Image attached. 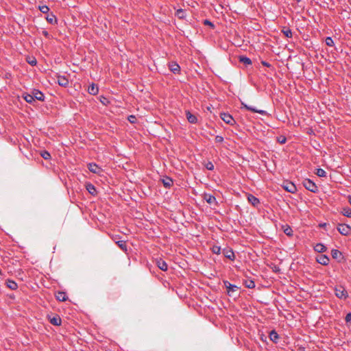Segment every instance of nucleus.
Wrapping results in <instances>:
<instances>
[{"mask_svg":"<svg viewBox=\"0 0 351 351\" xmlns=\"http://www.w3.org/2000/svg\"><path fill=\"white\" fill-rule=\"evenodd\" d=\"M223 285L227 290V294L230 297H234L236 295L235 293L238 292L239 287L235 285H232L228 280H223Z\"/></svg>","mask_w":351,"mask_h":351,"instance_id":"obj_1","label":"nucleus"},{"mask_svg":"<svg viewBox=\"0 0 351 351\" xmlns=\"http://www.w3.org/2000/svg\"><path fill=\"white\" fill-rule=\"evenodd\" d=\"M302 184L306 190L312 193H316L318 192V187L315 183L310 179H304L302 182Z\"/></svg>","mask_w":351,"mask_h":351,"instance_id":"obj_2","label":"nucleus"},{"mask_svg":"<svg viewBox=\"0 0 351 351\" xmlns=\"http://www.w3.org/2000/svg\"><path fill=\"white\" fill-rule=\"evenodd\" d=\"M335 294L339 299L346 300L348 297V294L346 289L341 286L335 287Z\"/></svg>","mask_w":351,"mask_h":351,"instance_id":"obj_3","label":"nucleus"},{"mask_svg":"<svg viewBox=\"0 0 351 351\" xmlns=\"http://www.w3.org/2000/svg\"><path fill=\"white\" fill-rule=\"evenodd\" d=\"M337 229L341 234L344 236H348L351 233V227L347 224H339Z\"/></svg>","mask_w":351,"mask_h":351,"instance_id":"obj_4","label":"nucleus"},{"mask_svg":"<svg viewBox=\"0 0 351 351\" xmlns=\"http://www.w3.org/2000/svg\"><path fill=\"white\" fill-rule=\"evenodd\" d=\"M282 186L285 191L291 193H295L297 191L296 186L291 182L285 181L282 184Z\"/></svg>","mask_w":351,"mask_h":351,"instance_id":"obj_5","label":"nucleus"},{"mask_svg":"<svg viewBox=\"0 0 351 351\" xmlns=\"http://www.w3.org/2000/svg\"><path fill=\"white\" fill-rule=\"evenodd\" d=\"M331 256L332 258L335 259L339 263L345 261L343 254L338 250L332 249L331 250Z\"/></svg>","mask_w":351,"mask_h":351,"instance_id":"obj_6","label":"nucleus"},{"mask_svg":"<svg viewBox=\"0 0 351 351\" xmlns=\"http://www.w3.org/2000/svg\"><path fill=\"white\" fill-rule=\"evenodd\" d=\"M221 119L227 124L230 125H233L236 123V121L233 119V117L228 113H221L220 114Z\"/></svg>","mask_w":351,"mask_h":351,"instance_id":"obj_7","label":"nucleus"},{"mask_svg":"<svg viewBox=\"0 0 351 351\" xmlns=\"http://www.w3.org/2000/svg\"><path fill=\"white\" fill-rule=\"evenodd\" d=\"M241 106H242V108H245L247 110H250L251 112H256V113H258L260 114H262V115H265L266 114V111L263 110H258L256 108H255L254 107H252L251 106H248L246 104L243 103V102H241Z\"/></svg>","mask_w":351,"mask_h":351,"instance_id":"obj_8","label":"nucleus"},{"mask_svg":"<svg viewBox=\"0 0 351 351\" xmlns=\"http://www.w3.org/2000/svg\"><path fill=\"white\" fill-rule=\"evenodd\" d=\"M88 169L90 172L98 175H100L103 171V169L95 163H89Z\"/></svg>","mask_w":351,"mask_h":351,"instance_id":"obj_9","label":"nucleus"},{"mask_svg":"<svg viewBox=\"0 0 351 351\" xmlns=\"http://www.w3.org/2000/svg\"><path fill=\"white\" fill-rule=\"evenodd\" d=\"M222 253L224 256L231 261H234L235 255L233 250L230 247H226L222 250Z\"/></svg>","mask_w":351,"mask_h":351,"instance_id":"obj_10","label":"nucleus"},{"mask_svg":"<svg viewBox=\"0 0 351 351\" xmlns=\"http://www.w3.org/2000/svg\"><path fill=\"white\" fill-rule=\"evenodd\" d=\"M316 261L318 263L326 266L328 265L330 259L328 256L322 254L316 258Z\"/></svg>","mask_w":351,"mask_h":351,"instance_id":"obj_11","label":"nucleus"},{"mask_svg":"<svg viewBox=\"0 0 351 351\" xmlns=\"http://www.w3.org/2000/svg\"><path fill=\"white\" fill-rule=\"evenodd\" d=\"M32 95H33V97H34V100H38V101H43L45 100V96H44V94L37 90V89H34L33 91H32Z\"/></svg>","mask_w":351,"mask_h":351,"instance_id":"obj_12","label":"nucleus"},{"mask_svg":"<svg viewBox=\"0 0 351 351\" xmlns=\"http://www.w3.org/2000/svg\"><path fill=\"white\" fill-rule=\"evenodd\" d=\"M169 70L174 74L179 73L180 71V66L176 62H171L169 64Z\"/></svg>","mask_w":351,"mask_h":351,"instance_id":"obj_13","label":"nucleus"},{"mask_svg":"<svg viewBox=\"0 0 351 351\" xmlns=\"http://www.w3.org/2000/svg\"><path fill=\"white\" fill-rule=\"evenodd\" d=\"M156 263L158 267L162 271H167L168 269L167 264L162 258H157Z\"/></svg>","mask_w":351,"mask_h":351,"instance_id":"obj_14","label":"nucleus"},{"mask_svg":"<svg viewBox=\"0 0 351 351\" xmlns=\"http://www.w3.org/2000/svg\"><path fill=\"white\" fill-rule=\"evenodd\" d=\"M247 200L254 206H258L260 204V200L252 194H247Z\"/></svg>","mask_w":351,"mask_h":351,"instance_id":"obj_15","label":"nucleus"},{"mask_svg":"<svg viewBox=\"0 0 351 351\" xmlns=\"http://www.w3.org/2000/svg\"><path fill=\"white\" fill-rule=\"evenodd\" d=\"M57 82L58 84L62 87H66L69 85V80L64 76H58Z\"/></svg>","mask_w":351,"mask_h":351,"instance_id":"obj_16","label":"nucleus"},{"mask_svg":"<svg viewBox=\"0 0 351 351\" xmlns=\"http://www.w3.org/2000/svg\"><path fill=\"white\" fill-rule=\"evenodd\" d=\"M88 92L90 95H96L99 92V88L95 84L93 83L88 86Z\"/></svg>","mask_w":351,"mask_h":351,"instance_id":"obj_17","label":"nucleus"},{"mask_svg":"<svg viewBox=\"0 0 351 351\" xmlns=\"http://www.w3.org/2000/svg\"><path fill=\"white\" fill-rule=\"evenodd\" d=\"M56 298L57 300L60 302L66 301L68 299L66 293L64 291H58L56 295Z\"/></svg>","mask_w":351,"mask_h":351,"instance_id":"obj_18","label":"nucleus"},{"mask_svg":"<svg viewBox=\"0 0 351 351\" xmlns=\"http://www.w3.org/2000/svg\"><path fill=\"white\" fill-rule=\"evenodd\" d=\"M162 182L165 188L169 189L173 184V180L167 176L162 179Z\"/></svg>","mask_w":351,"mask_h":351,"instance_id":"obj_19","label":"nucleus"},{"mask_svg":"<svg viewBox=\"0 0 351 351\" xmlns=\"http://www.w3.org/2000/svg\"><path fill=\"white\" fill-rule=\"evenodd\" d=\"M186 116L188 121L191 123H196L197 118L195 115L191 114L189 111L186 112Z\"/></svg>","mask_w":351,"mask_h":351,"instance_id":"obj_20","label":"nucleus"},{"mask_svg":"<svg viewBox=\"0 0 351 351\" xmlns=\"http://www.w3.org/2000/svg\"><path fill=\"white\" fill-rule=\"evenodd\" d=\"M326 250H327L326 247L322 243H317L314 246V250L319 253L324 252L326 251Z\"/></svg>","mask_w":351,"mask_h":351,"instance_id":"obj_21","label":"nucleus"},{"mask_svg":"<svg viewBox=\"0 0 351 351\" xmlns=\"http://www.w3.org/2000/svg\"><path fill=\"white\" fill-rule=\"evenodd\" d=\"M86 188L90 194H91L93 195H95L97 194V189L93 184H91V183L87 184L86 186Z\"/></svg>","mask_w":351,"mask_h":351,"instance_id":"obj_22","label":"nucleus"},{"mask_svg":"<svg viewBox=\"0 0 351 351\" xmlns=\"http://www.w3.org/2000/svg\"><path fill=\"white\" fill-rule=\"evenodd\" d=\"M204 199L209 204H212L213 203H217L215 197L210 194H205Z\"/></svg>","mask_w":351,"mask_h":351,"instance_id":"obj_23","label":"nucleus"},{"mask_svg":"<svg viewBox=\"0 0 351 351\" xmlns=\"http://www.w3.org/2000/svg\"><path fill=\"white\" fill-rule=\"evenodd\" d=\"M269 339L274 343H277L279 339L278 334L276 332V330H273L269 332Z\"/></svg>","mask_w":351,"mask_h":351,"instance_id":"obj_24","label":"nucleus"},{"mask_svg":"<svg viewBox=\"0 0 351 351\" xmlns=\"http://www.w3.org/2000/svg\"><path fill=\"white\" fill-rule=\"evenodd\" d=\"M6 285L7 287L10 289L11 290H16L18 288V285L16 282L12 280H6Z\"/></svg>","mask_w":351,"mask_h":351,"instance_id":"obj_25","label":"nucleus"},{"mask_svg":"<svg viewBox=\"0 0 351 351\" xmlns=\"http://www.w3.org/2000/svg\"><path fill=\"white\" fill-rule=\"evenodd\" d=\"M50 323L53 326H60L62 320L59 316L56 315L50 319Z\"/></svg>","mask_w":351,"mask_h":351,"instance_id":"obj_26","label":"nucleus"},{"mask_svg":"<svg viewBox=\"0 0 351 351\" xmlns=\"http://www.w3.org/2000/svg\"><path fill=\"white\" fill-rule=\"evenodd\" d=\"M175 15L180 19H184L186 17V11L183 9L176 10Z\"/></svg>","mask_w":351,"mask_h":351,"instance_id":"obj_27","label":"nucleus"},{"mask_svg":"<svg viewBox=\"0 0 351 351\" xmlns=\"http://www.w3.org/2000/svg\"><path fill=\"white\" fill-rule=\"evenodd\" d=\"M46 20L50 24H55L57 23V19H56V16L52 13L48 14L46 16Z\"/></svg>","mask_w":351,"mask_h":351,"instance_id":"obj_28","label":"nucleus"},{"mask_svg":"<svg viewBox=\"0 0 351 351\" xmlns=\"http://www.w3.org/2000/svg\"><path fill=\"white\" fill-rule=\"evenodd\" d=\"M23 98L25 100L26 102H27L29 104H32L33 101H35L32 93V94L24 93L23 95Z\"/></svg>","mask_w":351,"mask_h":351,"instance_id":"obj_29","label":"nucleus"},{"mask_svg":"<svg viewBox=\"0 0 351 351\" xmlns=\"http://www.w3.org/2000/svg\"><path fill=\"white\" fill-rule=\"evenodd\" d=\"M239 62L243 63L245 65H250L252 63L250 58L244 56H239Z\"/></svg>","mask_w":351,"mask_h":351,"instance_id":"obj_30","label":"nucleus"},{"mask_svg":"<svg viewBox=\"0 0 351 351\" xmlns=\"http://www.w3.org/2000/svg\"><path fill=\"white\" fill-rule=\"evenodd\" d=\"M282 230H283L284 233L286 235H287L289 237H291L293 235V230L289 225L283 226Z\"/></svg>","mask_w":351,"mask_h":351,"instance_id":"obj_31","label":"nucleus"},{"mask_svg":"<svg viewBox=\"0 0 351 351\" xmlns=\"http://www.w3.org/2000/svg\"><path fill=\"white\" fill-rule=\"evenodd\" d=\"M119 247L123 250V252H126L128 250V247L125 241H115Z\"/></svg>","mask_w":351,"mask_h":351,"instance_id":"obj_32","label":"nucleus"},{"mask_svg":"<svg viewBox=\"0 0 351 351\" xmlns=\"http://www.w3.org/2000/svg\"><path fill=\"white\" fill-rule=\"evenodd\" d=\"M245 286L248 289H253L255 287V282L252 280H246L244 282Z\"/></svg>","mask_w":351,"mask_h":351,"instance_id":"obj_33","label":"nucleus"},{"mask_svg":"<svg viewBox=\"0 0 351 351\" xmlns=\"http://www.w3.org/2000/svg\"><path fill=\"white\" fill-rule=\"evenodd\" d=\"M282 32L287 38H291L293 36L291 29L288 27H284Z\"/></svg>","mask_w":351,"mask_h":351,"instance_id":"obj_34","label":"nucleus"},{"mask_svg":"<svg viewBox=\"0 0 351 351\" xmlns=\"http://www.w3.org/2000/svg\"><path fill=\"white\" fill-rule=\"evenodd\" d=\"M26 61L27 62L28 64H29L31 66H36V64H37V60L36 59L32 56H28L26 58Z\"/></svg>","mask_w":351,"mask_h":351,"instance_id":"obj_35","label":"nucleus"},{"mask_svg":"<svg viewBox=\"0 0 351 351\" xmlns=\"http://www.w3.org/2000/svg\"><path fill=\"white\" fill-rule=\"evenodd\" d=\"M341 213L344 216L351 217V208L350 207L343 208Z\"/></svg>","mask_w":351,"mask_h":351,"instance_id":"obj_36","label":"nucleus"},{"mask_svg":"<svg viewBox=\"0 0 351 351\" xmlns=\"http://www.w3.org/2000/svg\"><path fill=\"white\" fill-rule=\"evenodd\" d=\"M40 156L45 159V160H49L51 158V154L49 152L46 150L41 151Z\"/></svg>","mask_w":351,"mask_h":351,"instance_id":"obj_37","label":"nucleus"},{"mask_svg":"<svg viewBox=\"0 0 351 351\" xmlns=\"http://www.w3.org/2000/svg\"><path fill=\"white\" fill-rule=\"evenodd\" d=\"M315 173L317 176L321 178L326 176V172L323 169L321 168L317 169Z\"/></svg>","mask_w":351,"mask_h":351,"instance_id":"obj_38","label":"nucleus"},{"mask_svg":"<svg viewBox=\"0 0 351 351\" xmlns=\"http://www.w3.org/2000/svg\"><path fill=\"white\" fill-rule=\"evenodd\" d=\"M212 252L213 254H220L222 251H221V247L217 246V245H214L212 247Z\"/></svg>","mask_w":351,"mask_h":351,"instance_id":"obj_39","label":"nucleus"},{"mask_svg":"<svg viewBox=\"0 0 351 351\" xmlns=\"http://www.w3.org/2000/svg\"><path fill=\"white\" fill-rule=\"evenodd\" d=\"M326 45L329 47H332L334 45V40L330 36L326 37L325 40Z\"/></svg>","mask_w":351,"mask_h":351,"instance_id":"obj_40","label":"nucleus"},{"mask_svg":"<svg viewBox=\"0 0 351 351\" xmlns=\"http://www.w3.org/2000/svg\"><path fill=\"white\" fill-rule=\"evenodd\" d=\"M39 10L43 14H47L49 11V8L47 5H40Z\"/></svg>","mask_w":351,"mask_h":351,"instance_id":"obj_41","label":"nucleus"},{"mask_svg":"<svg viewBox=\"0 0 351 351\" xmlns=\"http://www.w3.org/2000/svg\"><path fill=\"white\" fill-rule=\"evenodd\" d=\"M205 167L208 169V170H213L214 169V165L213 164L212 162L210 161H208V162H206L205 164Z\"/></svg>","mask_w":351,"mask_h":351,"instance_id":"obj_42","label":"nucleus"},{"mask_svg":"<svg viewBox=\"0 0 351 351\" xmlns=\"http://www.w3.org/2000/svg\"><path fill=\"white\" fill-rule=\"evenodd\" d=\"M128 120L131 123H134L136 121V117L134 115H130L128 117Z\"/></svg>","mask_w":351,"mask_h":351,"instance_id":"obj_43","label":"nucleus"},{"mask_svg":"<svg viewBox=\"0 0 351 351\" xmlns=\"http://www.w3.org/2000/svg\"><path fill=\"white\" fill-rule=\"evenodd\" d=\"M278 141L280 143V144H284L286 143L287 141V138L286 137L283 136H280V137L278 138Z\"/></svg>","mask_w":351,"mask_h":351,"instance_id":"obj_44","label":"nucleus"},{"mask_svg":"<svg viewBox=\"0 0 351 351\" xmlns=\"http://www.w3.org/2000/svg\"><path fill=\"white\" fill-rule=\"evenodd\" d=\"M204 24L206 25H209L213 28H214V27H215L214 24L211 21H210L209 20H207V19L204 20Z\"/></svg>","mask_w":351,"mask_h":351,"instance_id":"obj_45","label":"nucleus"},{"mask_svg":"<svg viewBox=\"0 0 351 351\" xmlns=\"http://www.w3.org/2000/svg\"><path fill=\"white\" fill-rule=\"evenodd\" d=\"M215 140L216 143H222L223 141V137L218 135L216 136Z\"/></svg>","mask_w":351,"mask_h":351,"instance_id":"obj_46","label":"nucleus"},{"mask_svg":"<svg viewBox=\"0 0 351 351\" xmlns=\"http://www.w3.org/2000/svg\"><path fill=\"white\" fill-rule=\"evenodd\" d=\"M345 321L346 322H349L351 321V313H348V314H346Z\"/></svg>","mask_w":351,"mask_h":351,"instance_id":"obj_47","label":"nucleus"},{"mask_svg":"<svg viewBox=\"0 0 351 351\" xmlns=\"http://www.w3.org/2000/svg\"><path fill=\"white\" fill-rule=\"evenodd\" d=\"M262 64L267 67H269L271 66V64L269 62H265V61H263Z\"/></svg>","mask_w":351,"mask_h":351,"instance_id":"obj_48","label":"nucleus"},{"mask_svg":"<svg viewBox=\"0 0 351 351\" xmlns=\"http://www.w3.org/2000/svg\"><path fill=\"white\" fill-rule=\"evenodd\" d=\"M43 33V34H44L45 36H49V33H48L47 31H44Z\"/></svg>","mask_w":351,"mask_h":351,"instance_id":"obj_49","label":"nucleus"},{"mask_svg":"<svg viewBox=\"0 0 351 351\" xmlns=\"http://www.w3.org/2000/svg\"><path fill=\"white\" fill-rule=\"evenodd\" d=\"M348 202H349L350 204L351 205V196H349Z\"/></svg>","mask_w":351,"mask_h":351,"instance_id":"obj_50","label":"nucleus"},{"mask_svg":"<svg viewBox=\"0 0 351 351\" xmlns=\"http://www.w3.org/2000/svg\"><path fill=\"white\" fill-rule=\"evenodd\" d=\"M299 351H304V350H302L301 348L299 349Z\"/></svg>","mask_w":351,"mask_h":351,"instance_id":"obj_51","label":"nucleus"}]
</instances>
